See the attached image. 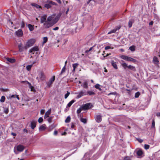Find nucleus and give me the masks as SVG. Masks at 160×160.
Masks as SVG:
<instances>
[{"mask_svg": "<svg viewBox=\"0 0 160 160\" xmlns=\"http://www.w3.org/2000/svg\"><path fill=\"white\" fill-rule=\"evenodd\" d=\"M122 63H121V65L123 68L126 71L128 70V69H129L130 70L135 71H136V69L135 67L132 66L131 65H129L128 66L126 63L124 62V61L122 60Z\"/></svg>", "mask_w": 160, "mask_h": 160, "instance_id": "nucleus-1", "label": "nucleus"}, {"mask_svg": "<svg viewBox=\"0 0 160 160\" xmlns=\"http://www.w3.org/2000/svg\"><path fill=\"white\" fill-rule=\"evenodd\" d=\"M81 107L82 110H86L92 108L93 105L90 103H88L82 105Z\"/></svg>", "mask_w": 160, "mask_h": 160, "instance_id": "nucleus-2", "label": "nucleus"}, {"mask_svg": "<svg viewBox=\"0 0 160 160\" xmlns=\"http://www.w3.org/2000/svg\"><path fill=\"white\" fill-rule=\"evenodd\" d=\"M120 57L121 58L128 61H130L134 62L137 61L136 59L125 55H122Z\"/></svg>", "mask_w": 160, "mask_h": 160, "instance_id": "nucleus-3", "label": "nucleus"}, {"mask_svg": "<svg viewBox=\"0 0 160 160\" xmlns=\"http://www.w3.org/2000/svg\"><path fill=\"white\" fill-rule=\"evenodd\" d=\"M35 40L34 39H32L28 40L26 44V49H28L30 47L32 46L35 43Z\"/></svg>", "mask_w": 160, "mask_h": 160, "instance_id": "nucleus-4", "label": "nucleus"}, {"mask_svg": "<svg viewBox=\"0 0 160 160\" xmlns=\"http://www.w3.org/2000/svg\"><path fill=\"white\" fill-rule=\"evenodd\" d=\"M54 24H55V23L53 21L51 22L46 21V22L44 23L43 25L45 28H48L52 27Z\"/></svg>", "mask_w": 160, "mask_h": 160, "instance_id": "nucleus-5", "label": "nucleus"}, {"mask_svg": "<svg viewBox=\"0 0 160 160\" xmlns=\"http://www.w3.org/2000/svg\"><path fill=\"white\" fill-rule=\"evenodd\" d=\"M55 80V76H53L52 78H51L49 80V81L46 82V84H47V86L48 88H50L52 86V85L53 83Z\"/></svg>", "mask_w": 160, "mask_h": 160, "instance_id": "nucleus-6", "label": "nucleus"}, {"mask_svg": "<svg viewBox=\"0 0 160 160\" xmlns=\"http://www.w3.org/2000/svg\"><path fill=\"white\" fill-rule=\"evenodd\" d=\"M26 45L23 46L22 44L21 43H20L18 45V48H19V51L20 52H22L24 49L27 50V49H26Z\"/></svg>", "mask_w": 160, "mask_h": 160, "instance_id": "nucleus-7", "label": "nucleus"}, {"mask_svg": "<svg viewBox=\"0 0 160 160\" xmlns=\"http://www.w3.org/2000/svg\"><path fill=\"white\" fill-rule=\"evenodd\" d=\"M16 149L18 151L22 152L25 148V147L21 144H19L16 146Z\"/></svg>", "mask_w": 160, "mask_h": 160, "instance_id": "nucleus-8", "label": "nucleus"}, {"mask_svg": "<svg viewBox=\"0 0 160 160\" xmlns=\"http://www.w3.org/2000/svg\"><path fill=\"white\" fill-rule=\"evenodd\" d=\"M62 13L59 12L55 18L53 20L55 24L57 23L60 19V17L61 16Z\"/></svg>", "mask_w": 160, "mask_h": 160, "instance_id": "nucleus-9", "label": "nucleus"}, {"mask_svg": "<svg viewBox=\"0 0 160 160\" xmlns=\"http://www.w3.org/2000/svg\"><path fill=\"white\" fill-rule=\"evenodd\" d=\"M86 92L85 91H81L78 94V95L77 96V98H81V97L83 95H86Z\"/></svg>", "mask_w": 160, "mask_h": 160, "instance_id": "nucleus-10", "label": "nucleus"}, {"mask_svg": "<svg viewBox=\"0 0 160 160\" xmlns=\"http://www.w3.org/2000/svg\"><path fill=\"white\" fill-rule=\"evenodd\" d=\"M15 33L18 37H21L23 34L22 31V29H20L15 32Z\"/></svg>", "mask_w": 160, "mask_h": 160, "instance_id": "nucleus-11", "label": "nucleus"}, {"mask_svg": "<svg viewBox=\"0 0 160 160\" xmlns=\"http://www.w3.org/2000/svg\"><path fill=\"white\" fill-rule=\"evenodd\" d=\"M39 77L40 79L42 81H44L45 79V76L43 72H41L39 74Z\"/></svg>", "mask_w": 160, "mask_h": 160, "instance_id": "nucleus-12", "label": "nucleus"}, {"mask_svg": "<svg viewBox=\"0 0 160 160\" xmlns=\"http://www.w3.org/2000/svg\"><path fill=\"white\" fill-rule=\"evenodd\" d=\"M47 16L46 15H44L43 16H42L41 17L40 19V22L41 23H44V22H46V21Z\"/></svg>", "mask_w": 160, "mask_h": 160, "instance_id": "nucleus-13", "label": "nucleus"}, {"mask_svg": "<svg viewBox=\"0 0 160 160\" xmlns=\"http://www.w3.org/2000/svg\"><path fill=\"white\" fill-rule=\"evenodd\" d=\"M39 50L38 47V46H35L33 47L29 51L30 53H32L33 52L37 51Z\"/></svg>", "mask_w": 160, "mask_h": 160, "instance_id": "nucleus-14", "label": "nucleus"}, {"mask_svg": "<svg viewBox=\"0 0 160 160\" xmlns=\"http://www.w3.org/2000/svg\"><path fill=\"white\" fill-rule=\"evenodd\" d=\"M95 120L98 122H100L102 121V116L100 115H98L96 116Z\"/></svg>", "mask_w": 160, "mask_h": 160, "instance_id": "nucleus-15", "label": "nucleus"}, {"mask_svg": "<svg viewBox=\"0 0 160 160\" xmlns=\"http://www.w3.org/2000/svg\"><path fill=\"white\" fill-rule=\"evenodd\" d=\"M36 122H37L35 121H32L31 122L30 126L32 129H33L35 128Z\"/></svg>", "mask_w": 160, "mask_h": 160, "instance_id": "nucleus-16", "label": "nucleus"}, {"mask_svg": "<svg viewBox=\"0 0 160 160\" xmlns=\"http://www.w3.org/2000/svg\"><path fill=\"white\" fill-rule=\"evenodd\" d=\"M111 63L112 66L115 69H117L118 68L117 65L116 64V62H114L113 60H112L111 61Z\"/></svg>", "mask_w": 160, "mask_h": 160, "instance_id": "nucleus-17", "label": "nucleus"}, {"mask_svg": "<svg viewBox=\"0 0 160 160\" xmlns=\"http://www.w3.org/2000/svg\"><path fill=\"white\" fill-rule=\"evenodd\" d=\"M153 62L156 65H158L159 63V61L158 58L154 56L153 58Z\"/></svg>", "mask_w": 160, "mask_h": 160, "instance_id": "nucleus-18", "label": "nucleus"}, {"mask_svg": "<svg viewBox=\"0 0 160 160\" xmlns=\"http://www.w3.org/2000/svg\"><path fill=\"white\" fill-rule=\"evenodd\" d=\"M6 59L7 61L11 63H14L16 61V60L15 59H12L9 58H7Z\"/></svg>", "mask_w": 160, "mask_h": 160, "instance_id": "nucleus-19", "label": "nucleus"}, {"mask_svg": "<svg viewBox=\"0 0 160 160\" xmlns=\"http://www.w3.org/2000/svg\"><path fill=\"white\" fill-rule=\"evenodd\" d=\"M51 109H49L45 113L44 118H46L49 117V115L51 113Z\"/></svg>", "mask_w": 160, "mask_h": 160, "instance_id": "nucleus-20", "label": "nucleus"}, {"mask_svg": "<svg viewBox=\"0 0 160 160\" xmlns=\"http://www.w3.org/2000/svg\"><path fill=\"white\" fill-rule=\"evenodd\" d=\"M45 124H43L41 125L39 128V130L40 131H44L46 129Z\"/></svg>", "mask_w": 160, "mask_h": 160, "instance_id": "nucleus-21", "label": "nucleus"}, {"mask_svg": "<svg viewBox=\"0 0 160 160\" xmlns=\"http://www.w3.org/2000/svg\"><path fill=\"white\" fill-rule=\"evenodd\" d=\"M31 5L35 7H36L37 8H42L41 7V6H39V5L34 3H33L31 4Z\"/></svg>", "mask_w": 160, "mask_h": 160, "instance_id": "nucleus-22", "label": "nucleus"}, {"mask_svg": "<svg viewBox=\"0 0 160 160\" xmlns=\"http://www.w3.org/2000/svg\"><path fill=\"white\" fill-rule=\"evenodd\" d=\"M75 101V100H71L70 102H69V103L67 104V107H70L72 105Z\"/></svg>", "mask_w": 160, "mask_h": 160, "instance_id": "nucleus-23", "label": "nucleus"}, {"mask_svg": "<svg viewBox=\"0 0 160 160\" xmlns=\"http://www.w3.org/2000/svg\"><path fill=\"white\" fill-rule=\"evenodd\" d=\"M28 26L30 31H32L33 30V25H32L31 24H28Z\"/></svg>", "mask_w": 160, "mask_h": 160, "instance_id": "nucleus-24", "label": "nucleus"}, {"mask_svg": "<svg viewBox=\"0 0 160 160\" xmlns=\"http://www.w3.org/2000/svg\"><path fill=\"white\" fill-rule=\"evenodd\" d=\"M137 154L138 156H140L143 154V152L141 150H139L137 151Z\"/></svg>", "mask_w": 160, "mask_h": 160, "instance_id": "nucleus-25", "label": "nucleus"}, {"mask_svg": "<svg viewBox=\"0 0 160 160\" xmlns=\"http://www.w3.org/2000/svg\"><path fill=\"white\" fill-rule=\"evenodd\" d=\"M44 7L48 9L50 8L52 6L51 5V4L49 3V1L48 2V3L45 4L44 5Z\"/></svg>", "mask_w": 160, "mask_h": 160, "instance_id": "nucleus-26", "label": "nucleus"}, {"mask_svg": "<svg viewBox=\"0 0 160 160\" xmlns=\"http://www.w3.org/2000/svg\"><path fill=\"white\" fill-rule=\"evenodd\" d=\"M82 86L85 88H88V82L87 81L85 82L82 85Z\"/></svg>", "mask_w": 160, "mask_h": 160, "instance_id": "nucleus-27", "label": "nucleus"}, {"mask_svg": "<svg viewBox=\"0 0 160 160\" xmlns=\"http://www.w3.org/2000/svg\"><path fill=\"white\" fill-rule=\"evenodd\" d=\"M87 95L88 94L89 95H94L95 94V93L93 92L92 91H88L87 92H86Z\"/></svg>", "mask_w": 160, "mask_h": 160, "instance_id": "nucleus-28", "label": "nucleus"}, {"mask_svg": "<svg viewBox=\"0 0 160 160\" xmlns=\"http://www.w3.org/2000/svg\"><path fill=\"white\" fill-rule=\"evenodd\" d=\"M20 82L21 83L24 84H28L29 85H31V84L29 82H28L27 81H22Z\"/></svg>", "mask_w": 160, "mask_h": 160, "instance_id": "nucleus-29", "label": "nucleus"}, {"mask_svg": "<svg viewBox=\"0 0 160 160\" xmlns=\"http://www.w3.org/2000/svg\"><path fill=\"white\" fill-rule=\"evenodd\" d=\"M54 17H52V16H50L48 17L46 21L50 22H51L52 20Z\"/></svg>", "mask_w": 160, "mask_h": 160, "instance_id": "nucleus-30", "label": "nucleus"}, {"mask_svg": "<svg viewBox=\"0 0 160 160\" xmlns=\"http://www.w3.org/2000/svg\"><path fill=\"white\" fill-rule=\"evenodd\" d=\"M71 120V118L70 116H68L66 120H65V122L66 123H68L70 122Z\"/></svg>", "mask_w": 160, "mask_h": 160, "instance_id": "nucleus-31", "label": "nucleus"}, {"mask_svg": "<svg viewBox=\"0 0 160 160\" xmlns=\"http://www.w3.org/2000/svg\"><path fill=\"white\" fill-rule=\"evenodd\" d=\"M32 65H33V64H32L28 65L26 67V69H27V70L28 71L30 70Z\"/></svg>", "mask_w": 160, "mask_h": 160, "instance_id": "nucleus-32", "label": "nucleus"}, {"mask_svg": "<svg viewBox=\"0 0 160 160\" xmlns=\"http://www.w3.org/2000/svg\"><path fill=\"white\" fill-rule=\"evenodd\" d=\"M80 120L81 122L84 123H86L87 122V119L85 118H81Z\"/></svg>", "mask_w": 160, "mask_h": 160, "instance_id": "nucleus-33", "label": "nucleus"}, {"mask_svg": "<svg viewBox=\"0 0 160 160\" xmlns=\"http://www.w3.org/2000/svg\"><path fill=\"white\" fill-rule=\"evenodd\" d=\"M135 47L134 46H132L129 47V49L132 52H133L135 50Z\"/></svg>", "mask_w": 160, "mask_h": 160, "instance_id": "nucleus-34", "label": "nucleus"}, {"mask_svg": "<svg viewBox=\"0 0 160 160\" xmlns=\"http://www.w3.org/2000/svg\"><path fill=\"white\" fill-rule=\"evenodd\" d=\"M133 22H132V20H130L128 22V27L129 28H130L132 26V25Z\"/></svg>", "mask_w": 160, "mask_h": 160, "instance_id": "nucleus-35", "label": "nucleus"}, {"mask_svg": "<svg viewBox=\"0 0 160 160\" xmlns=\"http://www.w3.org/2000/svg\"><path fill=\"white\" fill-rule=\"evenodd\" d=\"M5 100V97L4 96H2L1 99H0V102H4Z\"/></svg>", "mask_w": 160, "mask_h": 160, "instance_id": "nucleus-36", "label": "nucleus"}, {"mask_svg": "<svg viewBox=\"0 0 160 160\" xmlns=\"http://www.w3.org/2000/svg\"><path fill=\"white\" fill-rule=\"evenodd\" d=\"M100 85L98 84H97L95 86V87L97 89L99 90H101V89L99 88Z\"/></svg>", "mask_w": 160, "mask_h": 160, "instance_id": "nucleus-37", "label": "nucleus"}, {"mask_svg": "<svg viewBox=\"0 0 160 160\" xmlns=\"http://www.w3.org/2000/svg\"><path fill=\"white\" fill-rule=\"evenodd\" d=\"M9 110L8 108H4L3 112L6 114H8V112Z\"/></svg>", "mask_w": 160, "mask_h": 160, "instance_id": "nucleus-38", "label": "nucleus"}, {"mask_svg": "<svg viewBox=\"0 0 160 160\" xmlns=\"http://www.w3.org/2000/svg\"><path fill=\"white\" fill-rule=\"evenodd\" d=\"M155 122L154 120L153 119L152 120V124L151 128H154V129H155Z\"/></svg>", "mask_w": 160, "mask_h": 160, "instance_id": "nucleus-39", "label": "nucleus"}, {"mask_svg": "<svg viewBox=\"0 0 160 160\" xmlns=\"http://www.w3.org/2000/svg\"><path fill=\"white\" fill-rule=\"evenodd\" d=\"M48 41V38L47 37H44L43 38V44H44L46 43Z\"/></svg>", "mask_w": 160, "mask_h": 160, "instance_id": "nucleus-40", "label": "nucleus"}, {"mask_svg": "<svg viewBox=\"0 0 160 160\" xmlns=\"http://www.w3.org/2000/svg\"><path fill=\"white\" fill-rule=\"evenodd\" d=\"M65 69H66V67H65V66H64L62 70V71H61V72L60 74H62L65 71Z\"/></svg>", "mask_w": 160, "mask_h": 160, "instance_id": "nucleus-41", "label": "nucleus"}, {"mask_svg": "<svg viewBox=\"0 0 160 160\" xmlns=\"http://www.w3.org/2000/svg\"><path fill=\"white\" fill-rule=\"evenodd\" d=\"M140 95V93L139 92H138L135 93V98H138L139 97V95Z\"/></svg>", "mask_w": 160, "mask_h": 160, "instance_id": "nucleus-42", "label": "nucleus"}, {"mask_svg": "<svg viewBox=\"0 0 160 160\" xmlns=\"http://www.w3.org/2000/svg\"><path fill=\"white\" fill-rule=\"evenodd\" d=\"M70 94V93L68 91L67 92V93L65 94L64 96V98L65 99H66L69 96Z\"/></svg>", "mask_w": 160, "mask_h": 160, "instance_id": "nucleus-43", "label": "nucleus"}, {"mask_svg": "<svg viewBox=\"0 0 160 160\" xmlns=\"http://www.w3.org/2000/svg\"><path fill=\"white\" fill-rule=\"evenodd\" d=\"M49 3L51 4V5L52 4V5H55V6L57 5V3H56V2H52V1H49Z\"/></svg>", "mask_w": 160, "mask_h": 160, "instance_id": "nucleus-44", "label": "nucleus"}, {"mask_svg": "<svg viewBox=\"0 0 160 160\" xmlns=\"http://www.w3.org/2000/svg\"><path fill=\"white\" fill-rule=\"evenodd\" d=\"M76 127L75 125H74L73 123L72 122L71 126V128L72 129H74L75 130H76V128H75Z\"/></svg>", "mask_w": 160, "mask_h": 160, "instance_id": "nucleus-45", "label": "nucleus"}, {"mask_svg": "<svg viewBox=\"0 0 160 160\" xmlns=\"http://www.w3.org/2000/svg\"><path fill=\"white\" fill-rule=\"evenodd\" d=\"M78 65V63H74L72 64V67L73 68L75 69L77 68V66Z\"/></svg>", "mask_w": 160, "mask_h": 160, "instance_id": "nucleus-46", "label": "nucleus"}, {"mask_svg": "<svg viewBox=\"0 0 160 160\" xmlns=\"http://www.w3.org/2000/svg\"><path fill=\"white\" fill-rule=\"evenodd\" d=\"M82 110V108H81V106L80 108L77 110V114L80 113L81 112V111Z\"/></svg>", "mask_w": 160, "mask_h": 160, "instance_id": "nucleus-47", "label": "nucleus"}, {"mask_svg": "<svg viewBox=\"0 0 160 160\" xmlns=\"http://www.w3.org/2000/svg\"><path fill=\"white\" fill-rule=\"evenodd\" d=\"M150 147V146L148 144H145L144 145V148L145 149H148Z\"/></svg>", "mask_w": 160, "mask_h": 160, "instance_id": "nucleus-48", "label": "nucleus"}, {"mask_svg": "<svg viewBox=\"0 0 160 160\" xmlns=\"http://www.w3.org/2000/svg\"><path fill=\"white\" fill-rule=\"evenodd\" d=\"M43 118L42 117H40L38 119V121L39 123H41L43 121Z\"/></svg>", "mask_w": 160, "mask_h": 160, "instance_id": "nucleus-49", "label": "nucleus"}, {"mask_svg": "<svg viewBox=\"0 0 160 160\" xmlns=\"http://www.w3.org/2000/svg\"><path fill=\"white\" fill-rule=\"evenodd\" d=\"M116 32L115 30V29H113V30H111L110 32H108V34H109L112 33H113L115 32Z\"/></svg>", "mask_w": 160, "mask_h": 160, "instance_id": "nucleus-50", "label": "nucleus"}, {"mask_svg": "<svg viewBox=\"0 0 160 160\" xmlns=\"http://www.w3.org/2000/svg\"><path fill=\"white\" fill-rule=\"evenodd\" d=\"M25 26V24L24 23V22L23 21H22L21 23V28H24Z\"/></svg>", "mask_w": 160, "mask_h": 160, "instance_id": "nucleus-51", "label": "nucleus"}, {"mask_svg": "<svg viewBox=\"0 0 160 160\" xmlns=\"http://www.w3.org/2000/svg\"><path fill=\"white\" fill-rule=\"evenodd\" d=\"M52 117H50L47 119V120L49 123H51L52 122Z\"/></svg>", "mask_w": 160, "mask_h": 160, "instance_id": "nucleus-52", "label": "nucleus"}, {"mask_svg": "<svg viewBox=\"0 0 160 160\" xmlns=\"http://www.w3.org/2000/svg\"><path fill=\"white\" fill-rule=\"evenodd\" d=\"M121 26H119L116 27L114 29L116 31L117 30H119Z\"/></svg>", "mask_w": 160, "mask_h": 160, "instance_id": "nucleus-53", "label": "nucleus"}, {"mask_svg": "<svg viewBox=\"0 0 160 160\" xmlns=\"http://www.w3.org/2000/svg\"><path fill=\"white\" fill-rule=\"evenodd\" d=\"M130 160V158L128 156H126L125 157L123 160Z\"/></svg>", "mask_w": 160, "mask_h": 160, "instance_id": "nucleus-54", "label": "nucleus"}, {"mask_svg": "<svg viewBox=\"0 0 160 160\" xmlns=\"http://www.w3.org/2000/svg\"><path fill=\"white\" fill-rule=\"evenodd\" d=\"M111 48L109 46H106L105 47V50H107L108 49H110Z\"/></svg>", "mask_w": 160, "mask_h": 160, "instance_id": "nucleus-55", "label": "nucleus"}, {"mask_svg": "<svg viewBox=\"0 0 160 160\" xmlns=\"http://www.w3.org/2000/svg\"><path fill=\"white\" fill-rule=\"evenodd\" d=\"M45 112V111L44 110L42 109L41 110L40 113L41 114H43Z\"/></svg>", "mask_w": 160, "mask_h": 160, "instance_id": "nucleus-56", "label": "nucleus"}, {"mask_svg": "<svg viewBox=\"0 0 160 160\" xmlns=\"http://www.w3.org/2000/svg\"><path fill=\"white\" fill-rule=\"evenodd\" d=\"M138 141L140 143H142L143 140L140 138H138L137 139Z\"/></svg>", "mask_w": 160, "mask_h": 160, "instance_id": "nucleus-57", "label": "nucleus"}, {"mask_svg": "<svg viewBox=\"0 0 160 160\" xmlns=\"http://www.w3.org/2000/svg\"><path fill=\"white\" fill-rule=\"evenodd\" d=\"M58 29H59V27H56L55 28H53V30H55H55H58Z\"/></svg>", "mask_w": 160, "mask_h": 160, "instance_id": "nucleus-58", "label": "nucleus"}, {"mask_svg": "<svg viewBox=\"0 0 160 160\" xmlns=\"http://www.w3.org/2000/svg\"><path fill=\"white\" fill-rule=\"evenodd\" d=\"M58 131L55 130L54 131V135H57L58 134Z\"/></svg>", "mask_w": 160, "mask_h": 160, "instance_id": "nucleus-59", "label": "nucleus"}, {"mask_svg": "<svg viewBox=\"0 0 160 160\" xmlns=\"http://www.w3.org/2000/svg\"><path fill=\"white\" fill-rule=\"evenodd\" d=\"M153 24V21H151L149 23V25H152Z\"/></svg>", "mask_w": 160, "mask_h": 160, "instance_id": "nucleus-60", "label": "nucleus"}, {"mask_svg": "<svg viewBox=\"0 0 160 160\" xmlns=\"http://www.w3.org/2000/svg\"><path fill=\"white\" fill-rule=\"evenodd\" d=\"M59 4H61L62 3V2L60 0H55Z\"/></svg>", "mask_w": 160, "mask_h": 160, "instance_id": "nucleus-61", "label": "nucleus"}, {"mask_svg": "<svg viewBox=\"0 0 160 160\" xmlns=\"http://www.w3.org/2000/svg\"><path fill=\"white\" fill-rule=\"evenodd\" d=\"M116 93H117L116 92H114L110 93L109 94H108V95H110V94L116 95Z\"/></svg>", "mask_w": 160, "mask_h": 160, "instance_id": "nucleus-62", "label": "nucleus"}, {"mask_svg": "<svg viewBox=\"0 0 160 160\" xmlns=\"http://www.w3.org/2000/svg\"><path fill=\"white\" fill-rule=\"evenodd\" d=\"M156 115L157 117H160V112H158L157 113Z\"/></svg>", "mask_w": 160, "mask_h": 160, "instance_id": "nucleus-63", "label": "nucleus"}, {"mask_svg": "<svg viewBox=\"0 0 160 160\" xmlns=\"http://www.w3.org/2000/svg\"><path fill=\"white\" fill-rule=\"evenodd\" d=\"M12 135L13 136H16V134L15 133H14L13 132H12L11 133Z\"/></svg>", "mask_w": 160, "mask_h": 160, "instance_id": "nucleus-64", "label": "nucleus"}]
</instances>
